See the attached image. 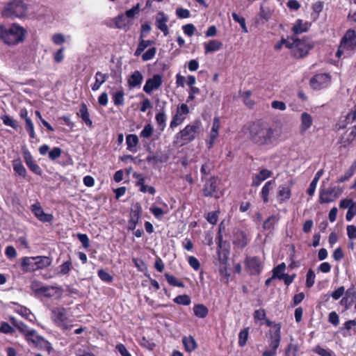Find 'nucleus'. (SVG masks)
Segmentation results:
<instances>
[{
    "label": "nucleus",
    "instance_id": "obj_54",
    "mask_svg": "<svg viewBox=\"0 0 356 356\" xmlns=\"http://www.w3.org/2000/svg\"><path fill=\"white\" fill-rule=\"evenodd\" d=\"M152 133L153 127L150 124H147L145 126L144 129L140 132V136L145 138H148L152 135Z\"/></svg>",
    "mask_w": 356,
    "mask_h": 356
},
{
    "label": "nucleus",
    "instance_id": "obj_23",
    "mask_svg": "<svg viewBox=\"0 0 356 356\" xmlns=\"http://www.w3.org/2000/svg\"><path fill=\"white\" fill-rule=\"evenodd\" d=\"M291 196L290 186L286 185H280L278 188L277 198L280 202H285Z\"/></svg>",
    "mask_w": 356,
    "mask_h": 356
},
{
    "label": "nucleus",
    "instance_id": "obj_37",
    "mask_svg": "<svg viewBox=\"0 0 356 356\" xmlns=\"http://www.w3.org/2000/svg\"><path fill=\"white\" fill-rule=\"evenodd\" d=\"M165 277L166 278V280L170 284L173 286H178V287H184V284L182 282L177 280L175 276L170 275L169 273H165Z\"/></svg>",
    "mask_w": 356,
    "mask_h": 356
},
{
    "label": "nucleus",
    "instance_id": "obj_34",
    "mask_svg": "<svg viewBox=\"0 0 356 356\" xmlns=\"http://www.w3.org/2000/svg\"><path fill=\"white\" fill-rule=\"evenodd\" d=\"M183 343L185 346L186 350L188 352L193 351L197 347L195 340L191 336L188 337H184Z\"/></svg>",
    "mask_w": 356,
    "mask_h": 356
},
{
    "label": "nucleus",
    "instance_id": "obj_42",
    "mask_svg": "<svg viewBox=\"0 0 356 356\" xmlns=\"http://www.w3.org/2000/svg\"><path fill=\"white\" fill-rule=\"evenodd\" d=\"M31 289L34 291L35 296L44 294V286L36 281H33L31 284Z\"/></svg>",
    "mask_w": 356,
    "mask_h": 356
},
{
    "label": "nucleus",
    "instance_id": "obj_64",
    "mask_svg": "<svg viewBox=\"0 0 356 356\" xmlns=\"http://www.w3.org/2000/svg\"><path fill=\"white\" fill-rule=\"evenodd\" d=\"M61 154V149L59 147H54L49 152V157L51 160L58 159Z\"/></svg>",
    "mask_w": 356,
    "mask_h": 356
},
{
    "label": "nucleus",
    "instance_id": "obj_36",
    "mask_svg": "<svg viewBox=\"0 0 356 356\" xmlns=\"http://www.w3.org/2000/svg\"><path fill=\"white\" fill-rule=\"evenodd\" d=\"M307 24L303 23L302 19H298L296 24L293 26V31L296 34L302 33L307 31Z\"/></svg>",
    "mask_w": 356,
    "mask_h": 356
},
{
    "label": "nucleus",
    "instance_id": "obj_52",
    "mask_svg": "<svg viewBox=\"0 0 356 356\" xmlns=\"http://www.w3.org/2000/svg\"><path fill=\"white\" fill-rule=\"evenodd\" d=\"M98 276L102 281L106 282H111L113 281V277L103 269L98 270Z\"/></svg>",
    "mask_w": 356,
    "mask_h": 356
},
{
    "label": "nucleus",
    "instance_id": "obj_43",
    "mask_svg": "<svg viewBox=\"0 0 356 356\" xmlns=\"http://www.w3.org/2000/svg\"><path fill=\"white\" fill-rule=\"evenodd\" d=\"M13 169L19 175L24 177L26 175V169L22 163L19 161H13Z\"/></svg>",
    "mask_w": 356,
    "mask_h": 356
},
{
    "label": "nucleus",
    "instance_id": "obj_49",
    "mask_svg": "<svg viewBox=\"0 0 356 356\" xmlns=\"http://www.w3.org/2000/svg\"><path fill=\"white\" fill-rule=\"evenodd\" d=\"M155 118H156V122L158 123V124L159 126H161L162 127L161 129L163 130L165 126V121L167 119L165 113L163 111H161V112L157 113L156 115Z\"/></svg>",
    "mask_w": 356,
    "mask_h": 356
},
{
    "label": "nucleus",
    "instance_id": "obj_51",
    "mask_svg": "<svg viewBox=\"0 0 356 356\" xmlns=\"http://www.w3.org/2000/svg\"><path fill=\"white\" fill-rule=\"evenodd\" d=\"M156 52V49L155 47H152V48L149 49L146 52H145L142 55L143 60L147 61V60H149L152 59L154 57Z\"/></svg>",
    "mask_w": 356,
    "mask_h": 356
},
{
    "label": "nucleus",
    "instance_id": "obj_63",
    "mask_svg": "<svg viewBox=\"0 0 356 356\" xmlns=\"http://www.w3.org/2000/svg\"><path fill=\"white\" fill-rule=\"evenodd\" d=\"M127 23L125 22V17L124 15H119L115 19V26L118 29L125 28Z\"/></svg>",
    "mask_w": 356,
    "mask_h": 356
},
{
    "label": "nucleus",
    "instance_id": "obj_47",
    "mask_svg": "<svg viewBox=\"0 0 356 356\" xmlns=\"http://www.w3.org/2000/svg\"><path fill=\"white\" fill-rule=\"evenodd\" d=\"M72 261L70 260L65 261L60 266V270L58 272L60 275L67 274L72 268Z\"/></svg>",
    "mask_w": 356,
    "mask_h": 356
},
{
    "label": "nucleus",
    "instance_id": "obj_60",
    "mask_svg": "<svg viewBox=\"0 0 356 356\" xmlns=\"http://www.w3.org/2000/svg\"><path fill=\"white\" fill-rule=\"evenodd\" d=\"M64 47H61L54 54V60L56 63H60L64 58Z\"/></svg>",
    "mask_w": 356,
    "mask_h": 356
},
{
    "label": "nucleus",
    "instance_id": "obj_29",
    "mask_svg": "<svg viewBox=\"0 0 356 356\" xmlns=\"http://www.w3.org/2000/svg\"><path fill=\"white\" fill-rule=\"evenodd\" d=\"M10 320L12 324L24 336L27 334L30 330L28 328L27 325L24 323L22 321L16 319L15 317L11 316Z\"/></svg>",
    "mask_w": 356,
    "mask_h": 356
},
{
    "label": "nucleus",
    "instance_id": "obj_17",
    "mask_svg": "<svg viewBox=\"0 0 356 356\" xmlns=\"http://www.w3.org/2000/svg\"><path fill=\"white\" fill-rule=\"evenodd\" d=\"M24 337L27 342L34 347L40 346L44 341V338L33 329H31Z\"/></svg>",
    "mask_w": 356,
    "mask_h": 356
},
{
    "label": "nucleus",
    "instance_id": "obj_19",
    "mask_svg": "<svg viewBox=\"0 0 356 356\" xmlns=\"http://www.w3.org/2000/svg\"><path fill=\"white\" fill-rule=\"evenodd\" d=\"M143 81L142 73L138 71H134L128 79L129 86L131 88L140 87Z\"/></svg>",
    "mask_w": 356,
    "mask_h": 356
},
{
    "label": "nucleus",
    "instance_id": "obj_39",
    "mask_svg": "<svg viewBox=\"0 0 356 356\" xmlns=\"http://www.w3.org/2000/svg\"><path fill=\"white\" fill-rule=\"evenodd\" d=\"M232 16L233 19L240 24L243 31L244 33H248V28H247L246 24H245V18L243 17H240L236 13H232Z\"/></svg>",
    "mask_w": 356,
    "mask_h": 356
},
{
    "label": "nucleus",
    "instance_id": "obj_21",
    "mask_svg": "<svg viewBox=\"0 0 356 356\" xmlns=\"http://www.w3.org/2000/svg\"><path fill=\"white\" fill-rule=\"evenodd\" d=\"M271 175L272 172L270 170H268L267 169H262L261 170H260L259 174H257L254 176L252 180V186H259L263 181L270 177Z\"/></svg>",
    "mask_w": 356,
    "mask_h": 356
},
{
    "label": "nucleus",
    "instance_id": "obj_56",
    "mask_svg": "<svg viewBox=\"0 0 356 356\" xmlns=\"http://www.w3.org/2000/svg\"><path fill=\"white\" fill-rule=\"evenodd\" d=\"M140 11V4L137 3L135 6H134L132 8L127 10L125 12L126 17L129 18H133L135 17L136 14H138Z\"/></svg>",
    "mask_w": 356,
    "mask_h": 356
},
{
    "label": "nucleus",
    "instance_id": "obj_10",
    "mask_svg": "<svg viewBox=\"0 0 356 356\" xmlns=\"http://www.w3.org/2000/svg\"><path fill=\"white\" fill-rule=\"evenodd\" d=\"M245 267L251 275H258L261 273L263 266L257 257H248L245 260Z\"/></svg>",
    "mask_w": 356,
    "mask_h": 356
},
{
    "label": "nucleus",
    "instance_id": "obj_26",
    "mask_svg": "<svg viewBox=\"0 0 356 356\" xmlns=\"http://www.w3.org/2000/svg\"><path fill=\"white\" fill-rule=\"evenodd\" d=\"M313 119L310 114L304 112L301 115V131L305 132L312 124Z\"/></svg>",
    "mask_w": 356,
    "mask_h": 356
},
{
    "label": "nucleus",
    "instance_id": "obj_55",
    "mask_svg": "<svg viewBox=\"0 0 356 356\" xmlns=\"http://www.w3.org/2000/svg\"><path fill=\"white\" fill-rule=\"evenodd\" d=\"M356 215V202L351 204L346 216V219L348 221H350L353 217Z\"/></svg>",
    "mask_w": 356,
    "mask_h": 356
},
{
    "label": "nucleus",
    "instance_id": "obj_16",
    "mask_svg": "<svg viewBox=\"0 0 356 356\" xmlns=\"http://www.w3.org/2000/svg\"><path fill=\"white\" fill-rule=\"evenodd\" d=\"M168 21V17L163 12H159L156 16V27L161 30L164 35H168L169 33L168 27L167 26V22Z\"/></svg>",
    "mask_w": 356,
    "mask_h": 356
},
{
    "label": "nucleus",
    "instance_id": "obj_28",
    "mask_svg": "<svg viewBox=\"0 0 356 356\" xmlns=\"http://www.w3.org/2000/svg\"><path fill=\"white\" fill-rule=\"evenodd\" d=\"M323 173V170H320L315 175V177H314L313 180L312 181V182L309 184L308 189L307 190V193L309 195H310V196L314 195L318 181L319 179L321 178V177L322 176Z\"/></svg>",
    "mask_w": 356,
    "mask_h": 356
},
{
    "label": "nucleus",
    "instance_id": "obj_13",
    "mask_svg": "<svg viewBox=\"0 0 356 356\" xmlns=\"http://www.w3.org/2000/svg\"><path fill=\"white\" fill-rule=\"evenodd\" d=\"M281 326L280 324H275L269 331L270 334V348L277 351L281 341Z\"/></svg>",
    "mask_w": 356,
    "mask_h": 356
},
{
    "label": "nucleus",
    "instance_id": "obj_24",
    "mask_svg": "<svg viewBox=\"0 0 356 356\" xmlns=\"http://www.w3.org/2000/svg\"><path fill=\"white\" fill-rule=\"evenodd\" d=\"M139 142L138 138L136 134H129L126 138L127 149L133 153L137 152V145Z\"/></svg>",
    "mask_w": 356,
    "mask_h": 356
},
{
    "label": "nucleus",
    "instance_id": "obj_3",
    "mask_svg": "<svg viewBox=\"0 0 356 356\" xmlns=\"http://www.w3.org/2000/svg\"><path fill=\"white\" fill-rule=\"evenodd\" d=\"M26 11L27 6L22 0H13L4 8L3 14L7 17H22Z\"/></svg>",
    "mask_w": 356,
    "mask_h": 356
},
{
    "label": "nucleus",
    "instance_id": "obj_33",
    "mask_svg": "<svg viewBox=\"0 0 356 356\" xmlns=\"http://www.w3.org/2000/svg\"><path fill=\"white\" fill-rule=\"evenodd\" d=\"M193 312L196 316L201 318H205L209 312L207 307L202 304L195 305L193 307Z\"/></svg>",
    "mask_w": 356,
    "mask_h": 356
},
{
    "label": "nucleus",
    "instance_id": "obj_58",
    "mask_svg": "<svg viewBox=\"0 0 356 356\" xmlns=\"http://www.w3.org/2000/svg\"><path fill=\"white\" fill-rule=\"evenodd\" d=\"M176 14L179 18H188L190 17V11L188 9L178 8L176 10Z\"/></svg>",
    "mask_w": 356,
    "mask_h": 356
},
{
    "label": "nucleus",
    "instance_id": "obj_9",
    "mask_svg": "<svg viewBox=\"0 0 356 356\" xmlns=\"http://www.w3.org/2000/svg\"><path fill=\"white\" fill-rule=\"evenodd\" d=\"M22 266L26 271H35L44 266L42 257H25L23 259Z\"/></svg>",
    "mask_w": 356,
    "mask_h": 356
},
{
    "label": "nucleus",
    "instance_id": "obj_57",
    "mask_svg": "<svg viewBox=\"0 0 356 356\" xmlns=\"http://www.w3.org/2000/svg\"><path fill=\"white\" fill-rule=\"evenodd\" d=\"M15 331L14 328L8 323L3 322L0 326V332L4 334H12Z\"/></svg>",
    "mask_w": 356,
    "mask_h": 356
},
{
    "label": "nucleus",
    "instance_id": "obj_11",
    "mask_svg": "<svg viewBox=\"0 0 356 356\" xmlns=\"http://www.w3.org/2000/svg\"><path fill=\"white\" fill-rule=\"evenodd\" d=\"M162 82V76L160 74H154L146 81L143 86V91L150 95L154 90H158L161 86Z\"/></svg>",
    "mask_w": 356,
    "mask_h": 356
},
{
    "label": "nucleus",
    "instance_id": "obj_25",
    "mask_svg": "<svg viewBox=\"0 0 356 356\" xmlns=\"http://www.w3.org/2000/svg\"><path fill=\"white\" fill-rule=\"evenodd\" d=\"M248 240L245 234L243 232H238L235 234L234 243L240 248H243L247 245Z\"/></svg>",
    "mask_w": 356,
    "mask_h": 356
},
{
    "label": "nucleus",
    "instance_id": "obj_46",
    "mask_svg": "<svg viewBox=\"0 0 356 356\" xmlns=\"http://www.w3.org/2000/svg\"><path fill=\"white\" fill-rule=\"evenodd\" d=\"M315 273L312 269H309L307 273V278H306V286L308 288H311L315 282Z\"/></svg>",
    "mask_w": 356,
    "mask_h": 356
},
{
    "label": "nucleus",
    "instance_id": "obj_4",
    "mask_svg": "<svg viewBox=\"0 0 356 356\" xmlns=\"http://www.w3.org/2000/svg\"><path fill=\"white\" fill-rule=\"evenodd\" d=\"M200 126V120H195L192 124L187 125L183 130L176 134V140H181L184 143H188L193 140L196 137Z\"/></svg>",
    "mask_w": 356,
    "mask_h": 356
},
{
    "label": "nucleus",
    "instance_id": "obj_53",
    "mask_svg": "<svg viewBox=\"0 0 356 356\" xmlns=\"http://www.w3.org/2000/svg\"><path fill=\"white\" fill-rule=\"evenodd\" d=\"M298 351V346L293 343H290L289 344L287 349L286 350L285 356H296Z\"/></svg>",
    "mask_w": 356,
    "mask_h": 356
},
{
    "label": "nucleus",
    "instance_id": "obj_27",
    "mask_svg": "<svg viewBox=\"0 0 356 356\" xmlns=\"http://www.w3.org/2000/svg\"><path fill=\"white\" fill-rule=\"evenodd\" d=\"M108 78V74L97 72L95 74V82L92 86V90L94 91L97 90L100 88L101 85H102Z\"/></svg>",
    "mask_w": 356,
    "mask_h": 356
},
{
    "label": "nucleus",
    "instance_id": "obj_8",
    "mask_svg": "<svg viewBox=\"0 0 356 356\" xmlns=\"http://www.w3.org/2000/svg\"><path fill=\"white\" fill-rule=\"evenodd\" d=\"M355 37V31L352 29L348 30L341 40L339 49L336 53L337 57H340L345 49H353V40Z\"/></svg>",
    "mask_w": 356,
    "mask_h": 356
},
{
    "label": "nucleus",
    "instance_id": "obj_15",
    "mask_svg": "<svg viewBox=\"0 0 356 356\" xmlns=\"http://www.w3.org/2000/svg\"><path fill=\"white\" fill-rule=\"evenodd\" d=\"M53 321L57 323L58 325L62 326L65 328H67V325L66 324L67 322V314L66 310L63 308H55L52 310V316Z\"/></svg>",
    "mask_w": 356,
    "mask_h": 356
},
{
    "label": "nucleus",
    "instance_id": "obj_7",
    "mask_svg": "<svg viewBox=\"0 0 356 356\" xmlns=\"http://www.w3.org/2000/svg\"><path fill=\"white\" fill-rule=\"evenodd\" d=\"M296 47L293 50V56L298 58H303L307 55L309 50L313 48V44L308 39L295 40Z\"/></svg>",
    "mask_w": 356,
    "mask_h": 356
},
{
    "label": "nucleus",
    "instance_id": "obj_59",
    "mask_svg": "<svg viewBox=\"0 0 356 356\" xmlns=\"http://www.w3.org/2000/svg\"><path fill=\"white\" fill-rule=\"evenodd\" d=\"M149 210L156 218H161L165 213V212L159 207H152Z\"/></svg>",
    "mask_w": 356,
    "mask_h": 356
},
{
    "label": "nucleus",
    "instance_id": "obj_6",
    "mask_svg": "<svg viewBox=\"0 0 356 356\" xmlns=\"http://www.w3.org/2000/svg\"><path fill=\"white\" fill-rule=\"evenodd\" d=\"M220 180L217 177H211L208 179L203 188V195L206 197H214L219 198L222 193L218 191Z\"/></svg>",
    "mask_w": 356,
    "mask_h": 356
},
{
    "label": "nucleus",
    "instance_id": "obj_41",
    "mask_svg": "<svg viewBox=\"0 0 356 356\" xmlns=\"http://www.w3.org/2000/svg\"><path fill=\"white\" fill-rule=\"evenodd\" d=\"M32 211L41 220L44 221V213L39 204H34L31 206Z\"/></svg>",
    "mask_w": 356,
    "mask_h": 356
},
{
    "label": "nucleus",
    "instance_id": "obj_61",
    "mask_svg": "<svg viewBox=\"0 0 356 356\" xmlns=\"http://www.w3.org/2000/svg\"><path fill=\"white\" fill-rule=\"evenodd\" d=\"M347 235L348 237L353 240L356 238V227L355 225H348L347 226Z\"/></svg>",
    "mask_w": 356,
    "mask_h": 356
},
{
    "label": "nucleus",
    "instance_id": "obj_30",
    "mask_svg": "<svg viewBox=\"0 0 356 356\" xmlns=\"http://www.w3.org/2000/svg\"><path fill=\"white\" fill-rule=\"evenodd\" d=\"M63 293V290L57 286H46V297H54L59 298Z\"/></svg>",
    "mask_w": 356,
    "mask_h": 356
},
{
    "label": "nucleus",
    "instance_id": "obj_12",
    "mask_svg": "<svg viewBox=\"0 0 356 356\" xmlns=\"http://www.w3.org/2000/svg\"><path fill=\"white\" fill-rule=\"evenodd\" d=\"M142 213V207L139 203H136L131 209L130 218L128 222V229L134 230Z\"/></svg>",
    "mask_w": 356,
    "mask_h": 356
},
{
    "label": "nucleus",
    "instance_id": "obj_32",
    "mask_svg": "<svg viewBox=\"0 0 356 356\" xmlns=\"http://www.w3.org/2000/svg\"><path fill=\"white\" fill-rule=\"evenodd\" d=\"M355 170H356V161H355L354 163H352V165H350L349 169L346 171L344 175L340 177L337 179V182L342 183V182H344V181L348 180L354 175Z\"/></svg>",
    "mask_w": 356,
    "mask_h": 356
},
{
    "label": "nucleus",
    "instance_id": "obj_35",
    "mask_svg": "<svg viewBox=\"0 0 356 356\" xmlns=\"http://www.w3.org/2000/svg\"><path fill=\"white\" fill-rule=\"evenodd\" d=\"M274 183V181L270 180L267 181L263 186L261 194L264 202H268L269 191L272 188Z\"/></svg>",
    "mask_w": 356,
    "mask_h": 356
},
{
    "label": "nucleus",
    "instance_id": "obj_1",
    "mask_svg": "<svg viewBox=\"0 0 356 356\" xmlns=\"http://www.w3.org/2000/svg\"><path fill=\"white\" fill-rule=\"evenodd\" d=\"M280 136L279 129L261 121L254 122L248 127V138L257 147H273L277 143Z\"/></svg>",
    "mask_w": 356,
    "mask_h": 356
},
{
    "label": "nucleus",
    "instance_id": "obj_44",
    "mask_svg": "<svg viewBox=\"0 0 356 356\" xmlns=\"http://www.w3.org/2000/svg\"><path fill=\"white\" fill-rule=\"evenodd\" d=\"M174 302L179 305H189L191 304V298L188 295H180L174 299Z\"/></svg>",
    "mask_w": 356,
    "mask_h": 356
},
{
    "label": "nucleus",
    "instance_id": "obj_50",
    "mask_svg": "<svg viewBox=\"0 0 356 356\" xmlns=\"http://www.w3.org/2000/svg\"><path fill=\"white\" fill-rule=\"evenodd\" d=\"M184 119H185L184 117L180 115L179 114L176 113L173 116L172 120L170 122V127L174 128V127H177L178 125L181 124L184 122Z\"/></svg>",
    "mask_w": 356,
    "mask_h": 356
},
{
    "label": "nucleus",
    "instance_id": "obj_5",
    "mask_svg": "<svg viewBox=\"0 0 356 356\" xmlns=\"http://www.w3.org/2000/svg\"><path fill=\"white\" fill-rule=\"evenodd\" d=\"M342 193V188L339 186H334L327 189L321 188L319 194V202L321 204L334 202Z\"/></svg>",
    "mask_w": 356,
    "mask_h": 356
},
{
    "label": "nucleus",
    "instance_id": "obj_62",
    "mask_svg": "<svg viewBox=\"0 0 356 356\" xmlns=\"http://www.w3.org/2000/svg\"><path fill=\"white\" fill-rule=\"evenodd\" d=\"M183 31L187 35L192 36L195 31V27L192 24H188L183 26Z\"/></svg>",
    "mask_w": 356,
    "mask_h": 356
},
{
    "label": "nucleus",
    "instance_id": "obj_40",
    "mask_svg": "<svg viewBox=\"0 0 356 356\" xmlns=\"http://www.w3.org/2000/svg\"><path fill=\"white\" fill-rule=\"evenodd\" d=\"M1 119L5 125L9 126L15 129H17L19 128L18 122L10 116L3 115Z\"/></svg>",
    "mask_w": 356,
    "mask_h": 356
},
{
    "label": "nucleus",
    "instance_id": "obj_31",
    "mask_svg": "<svg viewBox=\"0 0 356 356\" xmlns=\"http://www.w3.org/2000/svg\"><path fill=\"white\" fill-rule=\"evenodd\" d=\"M285 269H286V265L284 263H282V264L277 265L273 270V275L271 277V279L277 278V279L282 280V277H284V275L285 274L284 273Z\"/></svg>",
    "mask_w": 356,
    "mask_h": 356
},
{
    "label": "nucleus",
    "instance_id": "obj_18",
    "mask_svg": "<svg viewBox=\"0 0 356 356\" xmlns=\"http://www.w3.org/2000/svg\"><path fill=\"white\" fill-rule=\"evenodd\" d=\"M15 307H14V311L16 313L22 316L25 319L29 321L30 322H34L35 317L28 308L16 303H15Z\"/></svg>",
    "mask_w": 356,
    "mask_h": 356
},
{
    "label": "nucleus",
    "instance_id": "obj_45",
    "mask_svg": "<svg viewBox=\"0 0 356 356\" xmlns=\"http://www.w3.org/2000/svg\"><path fill=\"white\" fill-rule=\"evenodd\" d=\"M26 162L31 170L36 174H41V170L39 166L35 163L31 156L26 158Z\"/></svg>",
    "mask_w": 356,
    "mask_h": 356
},
{
    "label": "nucleus",
    "instance_id": "obj_2",
    "mask_svg": "<svg viewBox=\"0 0 356 356\" xmlns=\"http://www.w3.org/2000/svg\"><path fill=\"white\" fill-rule=\"evenodd\" d=\"M26 31L20 26L13 24L10 28L0 26V37L8 45H15L24 40Z\"/></svg>",
    "mask_w": 356,
    "mask_h": 356
},
{
    "label": "nucleus",
    "instance_id": "obj_48",
    "mask_svg": "<svg viewBox=\"0 0 356 356\" xmlns=\"http://www.w3.org/2000/svg\"><path fill=\"white\" fill-rule=\"evenodd\" d=\"M113 102L115 105L120 106L124 104V92L122 90L118 91L113 95Z\"/></svg>",
    "mask_w": 356,
    "mask_h": 356
},
{
    "label": "nucleus",
    "instance_id": "obj_20",
    "mask_svg": "<svg viewBox=\"0 0 356 356\" xmlns=\"http://www.w3.org/2000/svg\"><path fill=\"white\" fill-rule=\"evenodd\" d=\"M77 115L82 119V120L88 127H92V122L90 119V115L88 113V107L86 104L82 103L80 105V108L79 111L77 112Z\"/></svg>",
    "mask_w": 356,
    "mask_h": 356
},
{
    "label": "nucleus",
    "instance_id": "obj_22",
    "mask_svg": "<svg viewBox=\"0 0 356 356\" xmlns=\"http://www.w3.org/2000/svg\"><path fill=\"white\" fill-rule=\"evenodd\" d=\"M205 54L214 52L222 49V43L216 40H209L208 42L204 43Z\"/></svg>",
    "mask_w": 356,
    "mask_h": 356
},
{
    "label": "nucleus",
    "instance_id": "obj_14",
    "mask_svg": "<svg viewBox=\"0 0 356 356\" xmlns=\"http://www.w3.org/2000/svg\"><path fill=\"white\" fill-rule=\"evenodd\" d=\"M330 82V76L327 74H318L310 80V85L314 89H320L327 86Z\"/></svg>",
    "mask_w": 356,
    "mask_h": 356
},
{
    "label": "nucleus",
    "instance_id": "obj_38",
    "mask_svg": "<svg viewBox=\"0 0 356 356\" xmlns=\"http://www.w3.org/2000/svg\"><path fill=\"white\" fill-rule=\"evenodd\" d=\"M248 330L249 327L245 328L239 332L238 334V345L241 347L244 346L246 344L247 340L248 339Z\"/></svg>",
    "mask_w": 356,
    "mask_h": 356
}]
</instances>
